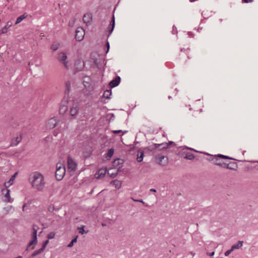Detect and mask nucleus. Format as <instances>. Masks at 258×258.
<instances>
[{"instance_id":"obj_41","label":"nucleus","mask_w":258,"mask_h":258,"mask_svg":"<svg viewBox=\"0 0 258 258\" xmlns=\"http://www.w3.org/2000/svg\"><path fill=\"white\" fill-rule=\"evenodd\" d=\"M18 174V172H16L14 175H13L10 179L8 181V183H10L11 182H13V180L15 179V178H16V175H17Z\"/></svg>"},{"instance_id":"obj_13","label":"nucleus","mask_w":258,"mask_h":258,"mask_svg":"<svg viewBox=\"0 0 258 258\" xmlns=\"http://www.w3.org/2000/svg\"><path fill=\"white\" fill-rule=\"evenodd\" d=\"M107 170V169L106 167H105L104 168H100L96 171V172L95 174V177L97 179L102 178L105 175Z\"/></svg>"},{"instance_id":"obj_20","label":"nucleus","mask_w":258,"mask_h":258,"mask_svg":"<svg viewBox=\"0 0 258 258\" xmlns=\"http://www.w3.org/2000/svg\"><path fill=\"white\" fill-rule=\"evenodd\" d=\"M80 108L78 106L77 104H73L71 108L70 114L72 116H75L79 112Z\"/></svg>"},{"instance_id":"obj_39","label":"nucleus","mask_w":258,"mask_h":258,"mask_svg":"<svg viewBox=\"0 0 258 258\" xmlns=\"http://www.w3.org/2000/svg\"><path fill=\"white\" fill-rule=\"evenodd\" d=\"M76 19L75 18L71 19L69 22V26L71 27H73L76 22Z\"/></svg>"},{"instance_id":"obj_32","label":"nucleus","mask_w":258,"mask_h":258,"mask_svg":"<svg viewBox=\"0 0 258 258\" xmlns=\"http://www.w3.org/2000/svg\"><path fill=\"white\" fill-rule=\"evenodd\" d=\"M38 243V240L34 238H31V240L28 243V247H30L33 245H36Z\"/></svg>"},{"instance_id":"obj_58","label":"nucleus","mask_w":258,"mask_h":258,"mask_svg":"<svg viewBox=\"0 0 258 258\" xmlns=\"http://www.w3.org/2000/svg\"><path fill=\"white\" fill-rule=\"evenodd\" d=\"M79 233H81V227H78L77 228Z\"/></svg>"},{"instance_id":"obj_45","label":"nucleus","mask_w":258,"mask_h":258,"mask_svg":"<svg viewBox=\"0 0 258 258\" xmlns=\"http://www.w3.org/2000/svg\"><path fill=\"white\" fill-rule=\"evenodd\" d=\"M172 32L173 34H176L177 33V28L174 25L173 26Z\"/></svg>"},{"instance_id":"obj_37","label":"nucleus","mask_w":258,"mask_h":258,"mask_svg":"<svg viewBox=\"0 0 258 258\" xmlns=\"http://www.w3.org/2000/svg\"><path fill=\"white\" fill-rule=\"evenodd\" d=\"M49 243V240L48 239H47L46 240H44V241H43L42 242V247H41V249L44 251V249L46 248L47 244H48Z\"/></svg>"},{"instance_id":"obj_54","label":"nucleus","mask_w":258,"mask_h":258,"mask_svg":"<svg viewBox=\"0 0 258 258\" xmlns=\"http://www.w3.org/2000/svg\"><path fill=\"white\" fill-rule=\"evenodd\" d=\"M34 227H35V230H37H37H38V229H39L38 226L37 225H34L33 226L32 228H34Z\"/></svg>"},{"instance_id":"obj_29","label":"nucleus","mask_w":258,"mask_h":258,"mask_svg":"<svg viewBox=\"0 0 258 258\" xmlns=\"http://www.w3.org/2000/svg\"><path fill=\"white\" fill-rule=\"evenodd\" d=\"M43 251V250L40 248L39 249L34 251L32 253V254L30 256L29 258H33L35 256H36V255H37L38 254H39L41 253H42Z\"/></svg>"},{"instance_id":"obj_61","label":"nucleus","mask_w":258,"mask_h":258,"mask_svg":"<svg viewBox=\"0 0 258 258\" xmlns=\"http://www.w3.org/2000/svg\"><path fill=\"white\" fill-rule=\"evenodd\" d=\"M29 248H30V247H28V245H27V247H26V251H28L29 249Z\"/></svg>"},{"instance_id":"obj_53","label":"nucleus","mask_w":258,"mask_h":258,"mask_svg":"<svg viewBox=\"0 0 258 258\" xmlns=\"http://www.w3.org/2000/svg\"><path fill=\"white\" fill-rule=\"evenodd\" d=\"M215 252L214 251H212L211 252H207V255H209V256H213L214 255Z\"/></svg>"},{"instance_id":"obj_1","label":"nucleus","mask_w":258,"mask_h":258,"mask_svg":"<svg viewBox=\"0 0 258 258\" xmlns=\"http://www.w3.org/2000/svg\"><path fill=\"white\" fill-rule=\"evenodd\" d=\"M32 187L39 191H42L44 187L45 181L43 175L40 172L35 171L32 173L29 179Z\"/></svg>"},{"instance_id":"obj_21","label":"nucleus","mask_w":258,"mask_h":258,"mask_svg":"<svg viewBox=\"0 0 258 258\" xmlns=\"http://www.w3.org/2000/svg\"><path fill=\"white\" fill-rule=\"evenodd\" d=\"M138 156L137 158V160L138 162H141L144 157V151H142L141 150H139L138 151Z\"/></svg>"},{"instance_id":"obj_63","label":"nucleus","mask_w":258,"mask_h":258,"mask_svg":"<svg viewBox=\"0 0 258 258\" xmlns=\"http://www.w3.org/2000/svg\"><path fill=\"white\" fill-rule=\"evenodd\" d=\"M84 35H83V36L82 37V38H81L82 41L84 39Z\"/></svg>"},{"instance_id":"obj_36","label":"nucleus","mask_w":258,"mask_h":258,"mask_svg":"<svg viewBox=\"0 0 258 258\" xmlns=\"http://www.w3.org/2000/svg\"><path fill=\"white\" fill-rule=\"evenodd\" d=\"M127 132V131H122L121 130L112 131V133L114 134H117L121 133L122 135H124V134L126 133Z\"/></svg>"},{"instance_id":"obj_30","label":"nucleus","mask_w":258,"mask_h":258,"mask_svg":"<svg viewBox=\"0 0 258 258\" xmlns=\"http://www.w3.org/2000/svg\"><path fill=\"white\" fill-rule=\"evenodd\" d=\"M200 153L209 156V157L207 158V160L210 161H213V163H214L215 155L214 156L206 152H200Z\"/></svg>"},{"instance_id":"obj_28","label":"nucleus","mask_w":258,"mask_h":258,"mask_svg":"<svg viewBox=\"0 0 258 258\" xmlns=\"http://www.w3.org/2000/svg\"><path fill=\"white\" fill-rule=\"evenodd\" d=\"M121 171V169H120V167H119L118 168V169H117L116 171L115 172L110 173L109 172V170H108V175H109L110 177H111L112 178H115L117 176L118 173L119 172Z\"/></svg>"},{"instance_id":"obj_8","label":"nucleus","mask_w":258,"mask_h":258,"mask_svg":"<svg viewBox=\"0 0 258 258\" xmlns=\"http://www.w3.org/2000/svg\"><path fill=\"white\" fill-rule=\"evenodd\" d=\"M59 122V120L56 116H53V117L48 119L46 123V127L48 129L54 128Z\"/></svg>"},{"instance_id":"obj_3","label":"nucleus","mask_w":258,"mask_h":258,"mask_svg":"<svg viewBox=\"0 0 258 258\" xmlns=\"http://www.w3.org/2000/svg\"><path fill=\"white\" fill-rule=\"evenodd\" d=\"M223 159L235 160V161H238L239 162L246 161V160H244V161L238 160H237L235 158H233L232 157H231L230 156L219 154L215 155V160H214V164L224 168V167H225L226 162H224L223 161Z\"/></svg>"},{"instance_id":"obj_42","label":"nucleus","mask_w":258,"mask_h":258,"mask_svg":"<svg viewBox=\"0 0 258 258\" xmlns=\"http://www.w3.org/2000/svg\"><path fill=\"white\" fill-rule=\"evenodd\" d=\"M59 133H60V129L56 128L53 132V135L54 137H56Z\"/></svg>"},{"instance_id":"obj_57","label":"nucleus","mask_w":258,"mask_h":258,"mask_svg":"<svg viewBox=\"0 0 258 258\" xmlns=\"http://www.w3.org/2000/svg\"><path fill=\"white\" fill-rule=\"evenodd\" d=\"M80 71V70H79L78 68H76L75 69V73H77V72H78Z\"/></svg>"},{"instance_id":"obj_46","label":"nucleus","mask_w":258,"mask_h":258,"mask_svg":"<svg viewBox=\"0 0 258 258\" xmlns=\"http://www.w3.org/2000/svg\"><path fill=\"white\" fill-rule=\"evenodd\" d=\"M88 232V230L86 231L85 230V226L82 225V235H83L85 233H87Z\"/></svg>"},{"instance_id":"obj_2","label":"nucleus","mask_w":258,"mask_h":258,"mask_svg":"<svg viewBox=\"0 0 258 258\" xmlns=\"http://www.w3.org/2000/svg\"><path fill=\"white\" fill-rule=\"evenodd\" d=\"M65 95L60 103L59 109V114L62 115L64 114L68 109V106L67 104H68L69 94L71 89V82L69 81H67L65 83Z\"/></svg>"},{"instance_id":"obj_48","label":"nucleus","mask_w":258,"mask_h":258,"mask_svg":"<svg viewBox=\"0 0 258 258\" xmlns=\"http://www.w3.org/2000/svg\"><path fill=\"white\" fill-rule=\"evenodd\" d=\"M13 184L12 182L8 183V182L7 183H5L4 186L6 187V188H7L9 187L10 185H11Z\"/></svg>"},{"instance_id":"obj_51","label":"nucleus","mask_w":258,"mask_h":258,"mask_svg":"<svg viewBox=\"0 0 258 258\" xmlns=\"http://www.w3.org/2000/svg\"><path fill=\"white\" fill-rule=\"evenodd\" d=\"M115 118V115L113 113H111L110 114V118H109V120H114Z\"/></svg>"},{"instance_id":"obj_60","label":"nucleus","mask_w":258,"mask_h":258,"mask_svg":"<svg viewBox=\"0 0 258 258\" xmlns=\"http://www.w3.org/2000/svg\"><path fill=\"white\" fill-rule=\"evenodd\" d=\"M101 225H102V226L103 227H104V226H106V224L105 223H102L101 224Z\"/></svg>"},{"instance_id":"obj_15","label":"nucleus","mask_w":258,"mask_h":258,"mask_svg":"<svg viewBox=\"0 0 258 258\" xmlns=\"http://www.w3.org/2000/svg\"><path fill=\"white\" fill-rule=\"evenodd\" d=\"M68 168L71 171H75L77 168V163L70 156L68 158Z\"/></svg>"},{"instance_id":"obj_22","label":"nucleus","mask_w":258,"mask_h":258,"mask_svg":"<svg viewBox=\"0 0 258 258\" xmlns=\"http://www.w3.org/2000/svg\"><path fill=\"white\" fill-rule=\"evenodd\" d=\"M28 17V15L26 13H24L23 15L20 16L17 18V20L15 23V25H17L21 22L24 19Z\"/></svg>"},{"instance_id":"obj_23","label":"nucleus","mask_w":258,"mask_h":258,"mask_svg":"<svg viewBox=\"0 0 258 258\" xmlns=\"http://www.w3.org/2000/svg\"><path fill=\"white\" fill-rule=\"evenodd\" d=\"M243 241H238L236 244H234L231 246V250L233 251L235 249L240 248L243 245Z\"/></svg>"},{"instance_id":"obj_40","label":"nucleus","mask_w":258,"mask_h":258,"mask_svg":"<svg viewBox=\"0 0 258 258\" xmlns=\"http://www.w3.org/2000/svg\"><path fill=\"white\" fill-rule=\"evenodd\" d=\"M180 149H182V150H184L185 149H188V150H191V151H194V152H198V151H197L196 150L193 149V148H190V147H188L186 146H181L179 147Z\"/></svg>"},{"instance_id":"obj_11","label":"nucleus","mask_w":258,"mask_h":258,"mask_svg":"<svg viewBox=\"0 0 258 258\" xmlns=\"http://www.w3.org/2000/svg\"><path fill=\"white\" fill-rule=\"evenodd\" d=\"M124 162V160L123 159H121L120 158H117L114 159L112 162V168H110V170L112 169L117 168L120 167V169H121V167L123 166V164Z\"/></svg>"},{"instance_id":"obj_9","label":"nucleus","mask_w":258,"mask_h":258,"mask_svg":"<svg viewBox=\"0 0 258 258\" xmlns=\"http://www.w3.org/2000/svg\"><path fill=\"white\" fill-rule=\"evenodd\" d=\"M67 54L63 52H60L58 53L57 59L61 63L63 64L66 68L68 69Z\"/></svg>"},{"instance_id":"obj_50","label":"nucleus","mask_w":258,"mask_h":258,"mask_svg":"<svg viewBox=\"0 0 258 258\" xmlns=\"http://www.w3.org/2000/svg\"><path fill=\"white\" fill-rule=\"evenodd\" d=\"M253 1V0H242V3H251Z\"/></svg>"},{"instance_id":"obj_16","label":"nucleus","mask_w":258,"mask_h":258,"mask_svg":"<svg viewBox=\"0 0 258 258\" xmlns=\"http://www.w3.org/2000/svg\"><path fill=\"white\" fill-rule=\"evenodd\" d=\"M114 27H115V18H114V16L113 15L112 16V18L111 20V21L110 22L109 26L107 28V31L108 32V34L107 36L108 37H109L111 35L112 32H113Z\"/></svg>"},{"instance_id":"obj_59","label":"nucleus","mask_w":258,"mask_h":258,"mask_svg":"<svg viewBox=\"0 0 258 258\" xmlns=\"http://www.w3.org/2000/svg\"><path fill=\"white\" fill-rule=\"evenodd\" d=\"M187 50V49H185L184 48H181V49H180V51H185Z\"/></svg>"},{"instance_id":"obj_49","label":"nucleus","mask_w":258,"mask_h":258,"mask_svg":"<svg viewBox=\"0 0 258 258\" xmlns=\"http://www.w3.org/2000/svg\"><path fill=\"white\" fill-rule=\"evenodd\" d=\"M55 208L54 206H49L48 208V210L49 212H53Z\"/></svg>"},{"instance_id":"obj_18","label":"nucleus","mask_w":258,"mask_h":258,"mask_svg":"<svg viewBox=\"0 0 258 258\" xmlns=\"http://www.w3.org/2000/svg\"><path fill=\"white\" fill-rule=\"evenodd\" d=\"M181 150V155L183 157L184 159L192 160L195 159L194 155L190 152L183 151Z\"/></svg>"},{"instance_id":"obj_5","label":"nucleus","mask_w":258,"mask_h":258,"mask_svg":"<svg viewBox=\"0 0 258 258\" xmlns=\"http://www.w3.org/2000/svg\"><path fill=\"white\" fill-rule=\"evenodd\" d=\"M66 173V167L63 163L58 162L56 165L55 176L58 181L62 180Z\"/></svg>"},{"instance_id":"obj_24","label":"nucleus","mask_w":258,"mask_h":258,"mask_svg":"<svg viewBox=\"0 0 258 258\" xmlns=\"http://www.w3.org/2000/svg\"><path fill=\"white\" fill-rule=\"evenodd\" d=\"M21 141V138L20 139L19 137L14 138L12 139L10 146H16Z\"/></svg>"},{"instance_id":"obj_27","label":"nucleus","mask_w":258,"mask_h":258,"mask_svg":"<svg viewBox=\"0 0 258 258\" xmlns=\"http://www.w3.org/2000/svg\"><path fill=\"white\" fill-rule=\"evenodd\" d=\"M112 94L111 89L106 90L103 93V97H105L106 99H110V96Z\"/></svg>"},{"instance_id":"obj_44","label":"nucleus","mask_w":258,"mask_h":258,"mask_svg":"<svg viewBox=\"0 0 258 258\" xmlns=\"http://www.w3.org/2000/svg\"><path fill=\"white\" fill-rule=\"evenodd\" d=\"M109 48H110L109 43L108 41H107V42L106 43V44H105V48L106 49L105 51L106 53L108 52Z\"/></svg>"},{"instance_id":"obj_35","label":"nucleus","mask_w":258,"mask_h":258,"mask_svg":"<svg viewBox=\"0 0 258 258\" xmlns=\"http://www.w3.org/2000/svg\"><path fill=\"white\" fill-rule=\"evenodd\" d=\"M80 28H81V27H78L77 29H76V34H75V37L76 40L78 42L81 41V39H80V36H78V33L80 32V30H79Z\"/></svg>"},{"instance_id":"obj_43","label":"nucleus","mask_w":258,"mask_h":258,"mask_svg":"<svg viewBox=\"0 0 258 258\" xmlns=\"http://www.w3.org/2000/svg\"><path fill=\"white\" fill-rule=\"evenodd\" d=\"M166 144L168 145V149L169 148L170 146H172L173 147H175L176 146V144L173 141H169L168 143H166Z\"/></svg>"},{"instance_id":"obj_47","label":"nucleus","mask_w":258,"mask_h":258,"mask_svg":"<svg viewBox=\"0 0 258 258\" xmlns=\"http://www.w3.org/2000/svg\"><path fill=\"white\" fill-rule=\"evenodd\" d=\"M232 251L233 250H231V248H230V249L225 251L224 254L225 256H228Z\"/></svg>"},{"instance_id":"obj_25","label":"nucleus","mask_w":258,"mask_h":258,"mask_svg":"<svg viewBox=\"0 0 258 258\" xmlns=\"http://www.w3.org/2000/svg\"><path fill=\"white\" fill-rule=\"evenodd\" d=\"M111 184L115 186V188L119 189L121 186V182L120 181L115 179L111 181Z\"/></svg>"},{"instance_id":"obj_19","label":"nucleus","mask_w":258,"mask_h":258,"mask_svg":"<svg viewBox=\"0 0 258 258\" xmlns=\"http://www.w3.org/2000/svg\"><path fill=\"white\" fill-rule=\"evenodd\" d=\"M13 25V23L11 21H9L7 22L6 24L5 25L4 27L2 28V29L0 30V35L3 34H5L7 32L8 29L11 27Z\"/></svg>"},{"instance_id":"obj_52","label":"nucleus","mask_w":258,"mask_h":258,"mask_svg":"<svg viewBox=\"0 0 258 258\" xmlns=\"http://www.w3.org/2000/svg\"><path fill=\"white\" fill-rule=\"evenodd\" d=\"M188 35L190 37L193 38L194 37V34L191 32H188Z\"/></svg>"},{"instance_id":"obj_14","label":"nucleus","mask_w":258,"mask_h":258,"mask_svg":"<svg viewBox=\"0 0 258 258\" xmlns=\"http://www.w3.org/2000/svg\"><path fill=\"white\" fill-rule=\"evenodd\" d=\"M121 78L119 76H117L113 80L109 83V86L110 89L117 86L120 83Z\"/></svg>"},{"instance_id":"obj_10","label":"nucleus","mask_w":258,"mask_h":258,"mask_svg":"<svg viewBox=\"0 0 258 258\" xmlns=\"http://www.w3.org/2000/svg\"><path fill=\"white\" fill-rule=\"evenodd\" d=\"M10 192L11 190L6 188L2 189V192L3 195H4V197L5 198V199L4 200V202L7 203H12L13 202V200L11 198L10 196Z\"/></svg>"},{"instance_id":"obj_7","label":"nucleus","mask_w":258,"mask_h":258,"mask_svg":"<svg viewBox=\"0 0 258 258\" xmlns=\"http://www.w3.org/2000/svg\"><path fill=\"white\" fill-rule=\"evenodd\" d=\"M155 161L156 163L163 166H166L168 163V158L164 155H155Z\"/></svg>"},{"instance_id":"obj_31","label":"nucleus","mask_w":258,"mask_h":258,"mask_svg":"<svg viewBox=\"0 0 258 258\" xmlns=\"http://www.w3.org/2000/svg\"><path fill=\"white\" fill-rule=\"evenodd\" d=\"M78 237V236L77 235L76 237H75L74 238H73L72 239L71 241L68 245L67 247H72L74 245V243L77 242Z\"/></svg>"},{"instance_id":"obj_62","label":"nucleus","mask_w":258,"mask_h":258,"mask_svg":"<svg viewBox=\"0 0 258 258\" xmlns=\"http://www.w3.org/2000/svg\"><path fill=\"white\" fill-rule=\"evenodd\" d=\"M250 162H251V163H255V162H257V163H258V161H250Z\"/></svg>"},{"instance_id":"obj_34","label":"nucleus","mask_w":258,"mask_h":258,"mask_svg":"<svg viewBox=\"0 0 258 258\" xmlns=\"http://www.w3.org/2000/svg\"><path fill=\"white\" fill-rule=\"evenodd\" d=\"M33 231L31 234V238H34L37 239V231L35 229V227L32 228Z\"/></svg>"},{"instance_id":"obj_56","label":"nucleus","mask_w":258,"mask_h":258,"mask_svg":"<svg viewBox=\"0 0 258 258\" xmlns=\"http://www.w3.org/2000/svg\"><path fill=\"white\" fill-rule=\"evenodd\" d=\"M150 191H152V192H156V190L155 189V188H151L150 189Z\"/></svg>"},{"instance_id":"obj_12","label":"nucleus","mask_w":258,"mask_h":258,"mask_svg":"<svg viewBox=\"0 0 258 258\" xmlns=\"http://www.w3.org/2000/svg\"><path fill=\"white\" fill-rule=\"evenodd\" d=\"M92 14L91 13L85 14L82 19L83 23L86 24V26L90 25L92 21Z\"/></svg>"},{"instance_id":"obj_6","label":"nucleus","mask_w":258,"mask_h":258,"mask_svg":"<svg viewBox=\"0 0 258 258\" xmlns=\"http://www.w3.org/2000/svg\"><path fill=\"white\" fill-rule=\"evenodd\" d=\"M166 142L161 144H153L149 146L144 148V151H153L156 149L162 150L168 149V145Z\"/></svg>"},{"instance_id":"obj_4","label":"nucleus","mask_w":258,"mask_h":258,"mask_svg":"<svg viewBox=\"0 0 258 258\" xmlns=\"http://www.w3.org/2000/svg\"><path fill=\"white\" fill-rule=\"evenodd\" d=\"M82 84H83L84 88V93L87 95L94 89V84L91 78L88 76L83 77L82 78Z\"/></svg>"},{"instance_id":"obj_17","label":"nucleus","mask_w":258,"mask_h":258,"mask_svg":"<svg viewBox=\"0 0 258 258\" xmlns=\"http://www.w3.org/2000/svg\"><path fill=\"white\" fill-rule=\"evenodd\" d=\"M224 168L236 171L237 170L238 165L235 162H230L228 163L226 162Z\"/></svg>"},{"instance_id":"obj_55","label":"nucleus","mask_w":258,"mask_h":258,"mask_svg":"<svg viewBox=\"0 0 258 258\" xmlns=\"http://www.w3.org/2000/svg\"><path fill=\"white\" fill-rule=\"evenodd\" d=\"M178 91V89L177 88H175L174 90V91L175 95H176L177 94Z\"/></svg>"},{"instance_id":"obj_33","label":"nucleus","mask_w":258,"mask_h":258,"mask_svg":"<svg viewBox=\"0 0 258 258\" xmlns=\"http://www.w3.org/2000/svg\"><path fill=\"white\" fill-rule=\"evenodd\" d=\"M60 46L59 43H53L50 46L51 49L53 51L57 50Z\"/></svg>"},{"instance_id":"obj_26","label":"nucleus","mask_w":258,"mask_h":258,"mask_svg":"<svg viewBox=\"0 0 258 258\" xmlns=\"http://www.w3.org/2000/svg\"><path fill=\"white\" fill-rule=\"evenodd\" d=\"M114 151V150L113 148L108 149L107 153L105 154V157L107 159H110L113 155Z\"/></svg>"},{"instance_id":"obj_64","label":"nucleus","mask_w":258,"mask_h":258,"mask_svg":"<svg viewBox=\"0 0 258 258\" xmlns=\"http://www.w3.org/2000/svg\"><path fill=\"white\" fill-rule=\"evenodd\" d=\"M168 99H170L172 97H171V96H169L168 97Z\"/></svg>"},{"instance_id":"obj_38","label":"nucleus","mask_w":258,"mask_h":258,"mask_svg":"<svg viewBox=\"0 0 258 258\" xmlns=\"http://www.w3.org/2000/svg\"><path fill=\"white\" fill-rule=\"evenodd\" d=\"M55 232H51L47 235V238L48 240L51 239L55 237Z\"/></svg>"}]
</instances>
